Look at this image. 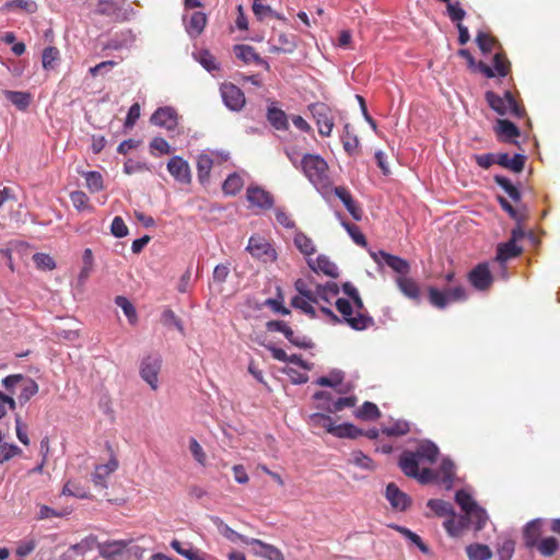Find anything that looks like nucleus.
<instances>
[{"mask_svg": "<svg viewBox=\"0 0 560 560\" xmlns=\"http://www.w3.org/2000/svg\"><path fill=\"white\" fill-rule=\"evenodd\" d=\"M301 166L304 175L318 190L331 189L327 162L317 154H305Z\"/></svg>", "mask_w": 560, "mask_h": 560, "instance_id": "nucleus-1", "label": "nucleus"}, {"mask_svg": "<svg viewBox=\"0 0 560 560\" xmlns=\"http://www.w3.org/2000/svg\"><path fill=\"white\" fill-rule=\"evenodd\" d=\"M485 98L488 105L500 116L510 115L514 118H522L526 115L525 107L515 100L510 91H505L503 96L488 91Z\"/></svg>", "mask_w": 560, "mask_h": 560, "instance_id": "nucleus-2", "label": "nucleus"}, {"mask_svg": "<svg viewBox=\"0 0 560 560\" xmlns=\"http://www.w3.org/2000/svg\"><path fill=\"white\" fill-rule=\"evenodd\" d=\"M335 305L342 316L341 323H346L354 330H364L374 324L370 315L354 314L352 303L347 299H338Z\"/></svg>", "mask_w": 560, "mask_h": 560, "instance_id": "nucleus-3", "label": "nucleus"}, {"mask_svg": "<svg viewBox=\"0 0 560 560\" xmlns=\"http://www.w3.org/2000/svg\"><path fill=\"white\" fill-rule=\"evenodd\" d=\"M429 302L436 308H445L448 303L460 302L467 299V293L462 284L441 291L434 287L428 289Z\"/></svg>", "mask_w": 560, "mask_h": 560, "instance_id": "nucleus-4", "label": "nucleus"}, {"mask_svg": "<svg viewBox=\"0 0 560 560\" xmlns=\"http://www.w3.org/2000/svg\"><path fill=\"white\" fill-rule=\"evenodd\" d=\"M100 553L106 560H139L138 549L128 548L124 540L107 541L100 546Z\"/></svg>", "mask_w": 560, "mask_h": 560, "instance_id": "nucleus-5", "label": "nucleus"}, {"mask_svg": "<svg viewBox=\"0 0 560 560\" xmlns=\"http://www.w3.org/2000/svg\"><path fill=\"white\" fill-rule=\"evenodd\" d=\"M308 109L316 121L319 135L329 137L334 128V117L329 106L325 103L317 102L308 105Z\"/></svg>", "mask_w": 560, "mask_h": 560, "instance_id": "nucleus-6", "label": "nucleus"}, {"mask_svg": "<svg viewBox=\"0 0 560 560\" xmlns=\"http://www.w3.org/2000/svg\"><path fill=\"white\" fill-rule=\"evenodd\" d=\"M477 69L489 79L494 77L505 78L511 72V62L504 51H497L492 58V67L479 61Z\"/></svg>", "mask_w": 560, "mask_h": 560, "instance_id": "nucleus-7", "label": "nucleus"}, {"mask_svg": "<svg viewBox=\"0 0 560 560\" xmlns=\"http://www.w3.org/2000/svg\"><path fill=\"white\" fill-rule=\"evenodd\" d=\"M221 96L225 106L234 112L241 110L246 103L243 91L233 83L225 82L220 86Z\"/></svg>", "mask_w": 560, "mask_h": 560, "instance_id": "nucleus-8", "label": "nucleus"}, {"mask_svg": "<svg viewBox=\"0 0 560 560\" xmlns=\"http://www.w3.org/2000/svg\"><path fill=\"white\" fill-rule=\"evenodd\" d=\"M469 283L478 291H487L493 283V277L487 262L478 264L468 272Z\"/></svg>", "mask_w": 560, "mask_h": 560, "instance_id": "nucleus-9", "label": "nucleus"}, {"mask_svg": "<svg viewBox=\"0 0 560 560\" xmlns=\"http://www.w3.org/2000/svg\"><path fill=\"white\" fill-rule=\"evenodd\" d=\"M161 363L162 361L160 357L148 355L142 360L140 365V375L142 380L147 382L153 390L158 388V376L161 370Z\"/></svg>", "mask_w": 560, "mask_h": 560, "instance_id": "nucleus-10", "label": "nucleus"}, {"mask_svg": "<svg viewBox=\"0 0 560 560\" xmlns=\"http://www.w3.org/2000/svg\"><path fill=\"white\" fill-rule=\"evenodd\" d=\"M247 250L253 257L261 259L265 262L275 261L277 259V253L272 246L260 236H252L248 241Z\"/></svg>", "mask_w": 560, "mask_h": 560, "instance_id": "nucleus-11", "label": "nucleus"}, {"mask_svg": "<svg viewBox=\"0 0 560 560\" xmlns=\"http://www.w3.org/2000/svg\"><path fill=\"white\" fill-rule=\"evenodd\" d=\"M125 4L126 0H98L95 11L115 21H122L127 18Z\"/></svg>", "mask_w": 560, "mask_h": 560, "instance_id": "nucleus-12", "label": "nucleus"}, {"mask_svg": "<svg viewBox=\"0 0 560 560\" xmlns=\"http://www.w3.org/2000/svg\"><path fill=\"white\" fill-rule=\"evenodd\" d=\"M150 120L153 125L165 128L166 130H174L178 125L177 113L172 107L158 108L152 114Z\"/></svg>", "mask_w": 560, "mask_h": 560, "instance_id": "nucleus-13", "label": "nucleus"}, {"mask_svg": "<svg viewBox=\"0 0 560 560\" xmlns=\"http://www.w3.org/2000/svg\"><path fill=\"white\" fill-rule=\"evenodd\" d=\"M167 171L182 184H189L191 182L189 164L182 156H173L167 162Z\"/></svg>", "mask_w": 560, "mask_h": 560, "instance_id": "nucleus-14", "label": "nucleus"}, {"mask_svg": "<svg viewBox=\"0 0 560 560\" xmlns=\"http://www.w3.org/2000/svg\"><path fill=\"white\" fill-rule=\"evenodd\" d=\"M385 497L394 510L406 511L411 505L410 497L402 492L394 482L387 485Z\"/></svg>", "mask_w": 560, "mask_h": 560, "instance_id": "nucleus-15", "label": "nucleus"}, {"mask_svg": "<svg viewBox=\"0 0 560 560\" xmlns=\"http://www.w3.org/2000/svg\"><path fill=\"white\" fill-rule=\"evenodd\" d=\"M269 49L271 54H290L295 49V42L293 37L284 33H275L269 38Z\"/></svg>", "mask_w": 560, "mask_h": 560, "instance_id": "nucleus-16", "label": "nucleus"}, {"mask_svg": "<svg viewBox=\"0 0 560 560\" xmlns=\"http://www.w3.org/2000/svg\"><path fill=\"white\" fill-rule=\"evenodd\" d=\"M542 526L544 521L541 518L533 520L526 524L523 529V539L527 548L536 547V545L542 539Z\"/></svg>", "mask_w": 560, "mask_h": 560, "instance_id": "nucleus-17", "label": "nucleus"}, {"mask_svg": "<svg viewBox=\"0 0 560 560\" xmlns=\"http://www.w3.org/2000/svg\"><path fill=\"white\" fill-rule=\"evenodd\" d=\"M246 197L252 206L261 209H270L273 206L272 195L260 187H248Z\"/></svg>", "mask_w": 560, "mask_h": 560, "instance_id": "nucleus-18", "label": "nucleus"}, {"mask_svg": "<svg viewBox=\"0 0 560 560\" xmlns=\"http://www.w3.org/2000/svg\"><path fill=\"white\" fill-rule=\"evenodd\" d=\"M335 195L342 201L351 217L355 221H360L362 219V209L357 202L353 200L350 191L343 186H337L334 188Z\"/></svg>", "mask_w": 560, "mask_h": 560, "instance_id": "nucleus-19", "label": "nucleus"}, {"mask_svg": "<svg viewBox=\"0 0 560 560\" xmlns=\"http://www.w3.org/2000/svg\"><path fill=\"white\" fill-rule=\"evenodd\" d=\"M468 526L469 523L466 514L457 516L456 513H454L443 522V527L451 537H459Z\"/></svg>", "mask_w": 560, "mask_h": 560, "instance_id": "nucleus-20", "label": "nucleus"}, {"mask_svg": "<svg viewBox=\"0 0 560 560\" xmlns=\"http://www.w3.org/2000/svg\"><path fill=\"white\" fill-rule=\"evenodd\" d=\"M234 52L235 56L245 63L261 65L266 69H269V63L256 52L254 47L249 45H236L234 47Z\"/></svg>", "mask_w": 560, "mask_h": 560, "instance_id": "nucleus-21", "label": "nucleus"}, {"mask_svg": "<svg viewBox=\"0 0 560 560\" xmlns=\"http://www.w3.org/2000/svg\"><path fill=\"white\" fill-rule=\"evenodd\" d=\"M421 462L413 452L405 451L399 457L398 465L408 477H418L419 464Z\"/></svg>", "mask_w": 560, "mask_h": 560, "instance_id": "nucleus-22", "label": "nucleus"}, {"mask_svg": "<svg viewBox=\"0 0 560 560\" xmlns=\"http://www.w3.org/2000/svg\"><path fill=\"white\" fill-rule=\"evenodd\" d=\"M385 265L392 268L397 273L401 275V277L406 276L410 271V265L406 259H402L398 256L388 254L384 250H380L377 254Z\"/></svg>", "mask_w": 560, "mask_h": 560, "instance_id": "nucleus-23", "label": "nucleus"}, {"mask_svg": "<svg viewBox=\"0 0 560 560\" xmlns=\"http://www.w3.org/2000/svg\"><path fill=\"white\" fill-rule=\"evenodd\" d=\"M525 161L526 158L523 154H515L513 158L508 153L497 154V164L514 173H521L524 170Z\"/></svg>", "mask_w": 560, "mask_h": 560, "instance_id": "nucleus-24", "label": "nucleus"}, {"mask_svg": "<svg viewBox=\"0 0 560 560\" xmlns=\"http://www.w3.org/2000/svg\"><path fill=\"white\" fill-rule=\"evenodd\" d=\"M212 523L218 528L219 533L232 542L242 541L244 544L250 545V539L245 537L242 534H238L234 529H232L228 524H225L219 516L211 517Z\"/></svg>", "mask_w": 560, "mask_h": 560, "instance_id": "nucleus-25", "label": "nucleus"}, {"mask_svg": "<svg viewBox=\"0 0 560 560\" xmlns=\"http://www.w3.org/2000/svg\"><path fill=\"white\" fill-rule=\"evenodd\" d=\"M308 266L315 272H323L331 278L338 277L337 266L324 255H319L315 260H308Z\"/></svg>", "mask_w": 560, "mask_h": 560, "instance_id": "nucleus-26", "label": "nucleus"}, {"mask_svg": "<svg viewBox=\"0 0 560 560\" xmlns=\"http://www.w3.org/2000/svg\"><path fill=\"white\" fill-rule=\"evenodd\" d=\"M171 547L180 556L185 557L187 560H207L206 553L200 551L199 549L192 547L189 544H182L177 539H173L171 541Z\"/></svg>", "mask_w": 560, "mask_h": 560, "instance_id": "nucleus-27", "label": "nucleus"}, {"mask_svg": "<svg viewBox=\"0 0 560 560\" xmlns=\"http://www.w3.org/2000/svg\"><path fill=\"white\" fill-rule=\"evenodd\" d=\"M494 130L502 141H511L520 136L517 126L508 119H498Z\"/></svg>", "mask_w": 560, "mask_h": 560, "instance_id": "nucleus-28", "label": "nucleus"}, {"mask_svg": "<svg viewBox=\"0 0 560 560\" xmlns=\"http://www.w3.org/2000/svg\"><path fill=\"white\" fill-rule=\"evenodd\" d=\"M92 549L91 542L86 539L70 546L59 560H84V556Z\"/></svg>", "mask_w": 560, "mask_h": 560, "instance_id": "nucleus-29", "label": "nucleus"}, {"mask_svg": "<svg viewBox=\"0 0 560 560\" xmlns=\"http://www.w3.org/2000/svg\"><path fill=\"white\" fill-rule=\"evenodd\" d=\"M250 545L260 547L261 550L257 552L260 557L268 560H285L282 551L273 545L266 544L256 538H250Z\"/></svg>", "mask_w": 560, "mask_h": 560, "instance_id": "nucleus-30", "label": "nucleus"}, {"mask_svg": "<svg viewBox=\"0 0 560 560\" xmlns=\"http://www.w3.org/2000/svg\"><path fill=\"white\" fill-rule=\"evenodd\" d=\"M420 462L432 464L436 460L439 448L432 442H423L413 452Z\"/></svg>", "mask_w": 560, "mask_h": 560, "instance_id": "nucleus-31", "label": "nucleus"}, {"mask_svg": "<svg viewBox=\"0 0 560 560\" xmlns=\"http://www.w3.org/2000/svg\"><path fill=\"white\" fill-rule=\"evenodd\" d=\"M207 24V16L203 12H194L186 25V30L190 36H198L202 33Z\"/></svg>", "mask_w": 560, "mask_h": 560, "instance_id": "nucleus-32", "label": "nucleus"}, {"mask_svg": "<svg viewBox=\"0 0 560 560\" xmlns=\"http://www.w3.org/2000/svg\"><path fill=\"white\" fill-rule=\"evenodd\" d=\"M267 119L277 130H287L289 128L287 114L280 108L269 107Z\"/></svg>", "mask_w": 560, "mask_h": 560, "instance_id": "nucleus-33", "label": "nucleus"}, {"mask_svg": "<svg viewBox=\"0 0 560 560\" xmlns=\"http://www.w3.org/2000/svg\"><path fill=\"white\" fill-rule=\"evenodd\" d=\"M331 433L334 436L340 438V439H357L359 436L363 435V431L358 429L355 425L351 423H342V424H334L331 428Z\"/></svg>", "mask_w": 560, "mask_h": 560, "instance_id": "nucleus-34", "label": "nucleus"}, {"mask_svg": "<svg viewBox=\"0 0 560 560\" xmlns=\"http://www.w3.org/2000/svg\"><path fill=\"white\" fill-rule=\"evenodd\" d=\"M522 253V247L517 246L514 241H508L500 244L497 250V260L506 261L511 258L517 257Z\"/></svg>", "mask_w": 560, "mask_h": 560, "instance_id": "nucleus-35", "label": "nucleus"}, {"mask_svg": "<svg viewBox=\"0 0 560 560\" xmlns=\"http://www.w3.org/2000/svg\"><path fill=\"white\" fill-rule=\"evenodd\" d=\"M397 284H398V288L400 289V291L406 296H408L409 299H412V300H419L420 289H419L418 283L413 279L405 277V276L399 277L397 279Z\"/></svg>", "mask_w": 560, "mask_h": 560, "instance_id": "nucleus-36", "label": "nucleus"}, {"mask_svg": "<svg viewBox=\"0 0 560 560\" xmlns=\"http://www.w3.org/2000/svg\"><path fill=\"white\" fill-rule=\"evenodd\" d=\"M466 553L469 560H490L492 557V551L483 544H471L467 546Z\"/></svg>", "mask_w": 560, "mask_h": 560, "instance_id": "nucleus-37", "label": "nucleus"}, {"mask_svg": "<svg viewBox=\"0 0 560 560\" xmlns=\"http://www.w3.org/2000/svg\"><path fill=\"white\" fill-rule=\"evenodd\" d=\"M466 517H468V523L474 524L475 530H481L488 521L486 510L478 504L466 513Z\"/></svg>", "mask_w": 560, "mask_h": 560, "instance_id": "nucleus-38", "label": "nucleus"}, {"mask_svg": "<svg viewBox=\"0 0 560 560\" xmlns=\"http://www.w3.org/2000/svg\"><path fill=\"white\" fill-rule=\"evenodd\" d=\"M294 244L298 247V249L305 256H311L316 250L313 240L303 232L295 233Z\"/></svg>", "mask_w": 560, "mask_h": 560, "instance_id": "nucleus-39", "label": "nucleus"}, {"mask_svg": "<svg viewBox=\"0 0 560 560\" xmlns=\"http://www.w3.org/2000/svg\"><path fill=\"white\" fill-rule=\"evenodd\" d=\"M476 43L479 49L482 51V54H488L497 47L501 48V45L498 42V39L485 32H478L476 36Z\"/></svg>", "mask_w": 560, "mask_h": 560, "instance_id": "nucleus-40", "label": "nucleus"}, {"mask_svg": "<svg viewBox=\"0 0 560 560\" xmlns=\"http://www.w3.org/2000/svg\"><path fill=\"white\" fill-rule=\"evenodd\" d=\"M428 508H430L438 516H445L448 518L452 516L455 511L453 505L450 502L440 499H431L427 503Z\"/></svg>", "mask_w": 560, "mask_h": 560, "instance_id": "nucleus-41", "label": "nucleus"}, {"mask_svg": "<svg viewBox=\"0 0 560 560\" xmlns=\"http://www.w3.org/2000/svg\"><path fill=\"white\" fill-rule=\"evenodd\" d=\"M354 416L362 420H376L381 417V411L374 402L365 401L355 410Z\"/></svg>", "mask_w": 560, "mask_h": 560, "instance_id": "nucleus-42", "label": "nucleus"}, {"mask_svg": "<svg viewBox=\"0 0 560 560\" xmlns=\"http://www.w3.org/2000/svg\"><path fill=\"white\" fill-rule=\"evenodd\" d=\"M310 424L314 429H324L326 432L331 433L335 422L330 416L316 412L310 416Z\"/></svg>", "mask_w": 560, "mask_h": 560, "instance_id": "nucleus-43", "label": "nucleus"}, {"mask_svg": "<svg viewBox=\"0 0 560 560\" xmlns=\"http://www.w3.org/2000/svg\"><path fill=\"white\" fill-rule=\"evenodd\" d=\"M7 98L19 109L25 110L31 104V94L26 92L7 91Z\"/></svg>", "mask_w": 560, "mask_h": 560, "instance_id": "nucleus-44", "label": "nucleus"}, {"mask_svg": "<svg viewBox=\"0 0 560 560\" xmlns=\"http://www.w3.org/2000/svg\"><path fill=\"white\" fill-rule=\"evenodd\" d=\"M341 140L343 149L349 155H353L358 151L359 139L355 135L351 133L349 124L345 125Z\"/></svg>", "mask_w": 560, "mask_h": 560, "instance_id": "nucleus-45", "label": "nucleus"}, {"mask_svg": "<svg viewBox=\"0 0 560 560\" xmlns=\"http://www.w3.org/2000/svg\"><path fill=\"white\" fill-rule=\"evenodd\" d=\"M88 189L94 194L104 189V180L101 173L96 171H90L83 173Z\"/></svg>", "mask_w": 560, "mask_h": 560, "instance_id": "nucleus-46", "label": "nucleus"}, {"mask_svg": "<svg viewBox=\"0 0 560 560\" xmlns=\"http://www.w3.org/2000/svg\"><path fill=\"white\" fill-rule=\"evenodd\" d=\"M115 303L117 306H119L122 310V312L127 316L129 323L131 325H135L138 320V315H137V311H136L135 306L132 305V303L126 296H122V295L116 296Z\"/></svg>", "mask_w": 560, "mask_h": 560, "instance_id": "nucleus-47", "label": "nucleus"}, {"mask_svg": "<svg viewBox=\"0 0 560 560\" xmlns=\"http://www.w3.org/2000/svg\"><path fill=\"white\" fill-rule=\"evenodd\" d=\"M544 557L553 556L559 549V541L555 537L542 538L535 547Z\"/></svg>", "mask_w": 560, "mask_h": 560, "instance_id": "nucleus-48", "label": "nucleus"}, {"mask_svg": "<svg viewBox=\"0 0 560 560\" xmlns=\"http://www.w3.org/2000/svg\"><path fill=\"white\" fill-rule=\"evenodd\" d=\"M494 182L510 196V198L518 202L521 200L520 190L511 183V180L504 176L495 175Z\"/></svg>", "mask_w": 560, "mask_h": 560, "instance_id": "nucleus-49", "label": "nucleus"}, {"mask_svg": "<svg viewBox=\"0 0 560 560\" xmlns=\"http://www.w3.org/2000/svg\"><path fill=\"white\" fill-rule=\"evenodd\" d=\"M410 431L409 423L404 420L395 421L388 427H383L382 432L387 436H401Z\"/></svg>", "mask_w": 560, "mask_h": 560, "instance_id": "nucleus-50", "label": "nucleus"}, {"mask_svg": "<svg viewBox=\"0 0 560 560\" xmlns=\"http://www.w3.org/2000/svg\"><path fill=\"white\" fill-rule=\"evenodd\" d=\"M341 224L357 245L366 247V238L358 225L347 221H342Z\"/></svg>", "mask_w": 560, "mask_h": 560, "instance_id": "nucleus-51", "label": "nucleus"}, {"mask_svg": "<svg viewBox=\"0 0 560 560\" xmlns=\"http://www.w3.org/2000/svg\"><path fill=\"white\" fill-rule=\"evenodd\" d=\"M22 390L19 396L21 402H27L38 392L37 383L32 378H25L21 382Z\"/></svg>", "mask_w": 560, "mask_h": 560, "instance_id": "nucleus-52", "label": "nucleus"}, {"mask_svg": "<svg viewBox=\"0 0 560 560\" xmlns=\"http://www.w3.org/2000/svg\"><path fill=\"white\" fill-rule=\"evenodd\" d=\"M243 187V179L237 174L230 175L223 183L222 189L226 195H236Z\"/></svg>", "mask_w": 560, "mask_h": 560, "instance_id": "nucleus-53", "label": "nucleus"}, {"mask_svg": "<svg viewBox=\"0 0 560 560\" xmlns=\"http://www.w3.org/2000/svg\"><path fill=\"white\" fill-rule=\"evenodd\" d=\"M70 200L73 205V207L79 210H92V207L90 205V199L88 195L82 190H75L70 194Z\"/></svg>", "mask_w": 560, "mask_h": 560, "instance_id": "nucleus-54", "label": "nucleus"}, {"mask_svg": "<svg viewBox=\"0 0 560 560\" xmlns=\"http://www.w3.org/2000/svg\"><path fill=\"white\" fill-rule=\"evenodd\" d=\"M350 462L365 470H373L375 468L373 460L361 451L352 452Z\"/></svg>", "mask_w": 560, "mask_h": 560, "instance_id": "nucleus-55", "label": "nucleus"}, {"mask_svg": "<svg viewBox=\"0 0 560 560\" xmlns=\"http://www.w3.org/2000/svg\"><path fill=\"white\" fill-rule=\"evenodd\" d=\"M212 165H213V162L210 156L202 154L198 158L197 171H198V177H199L200 182H203L209 177Z\"/></svg>", "mask_w": 560, "mask_h": 560, "instance_id": "nucleus-56", "label": "nucleus"}, {"mask_svg": "<svg viewBox=\"0 0 560 560\" xmlns=\"http://www.w3.org/2000/svg\"><path fill=\"white\" fill-rule=\"evenodd\" d=\"M33 261L36 268L40 270H54L56 268V262L54 258L45 253H36L33 255Z\"/></svg>", "mask_w": 560, "mask_h": 560, "instance_id": "nucleus-57", "label": "nucleus"}, {"mask_svg": "<svg viewBox=\"0 0 560 560\" xmlns=\"http://www.w3.org/2000/svg\"><path fill=\"white\" fill-rule=\"evenodd\" d=\"M455 501L466 514L477 505L472 497L465 490H458L455 494Z\"/></svg>", "mask_w": 560, "mask_h": 560, "instance_id": "nucleus-58", "label": "nucleus"}, {"mask_svg": "<svg viewBox=\"0 0 560 560\" xmlns=\"http://www.w3.org/2000/svg\"><path fill=\"white\" fill-rule=\"evenodd\" d=\"M498 201L501 208L509 213V215L514 219L517 223H522L526 220V214L517 209H515L504 197L499 196Z\"/></svg>", "mask_w": 560, "mask_h": 560, "instance_id": "nucleus-59", "label": "nucleus"}, {"mask_svg": "<svg viewBox=\"0 0 560 560\" xmlns=\"http://www.w3.org/2000/svg\"><path fill=\"white\" fill-rule=\"evenodd\" d=\"M311 303H313V302L308 301L305 296H294L291 300V305L294 308H299L303 313H305L306 315H310L311 317H315L316 316V312H315V308L312 306Z\"/></svg>", "mask_w": 560, "mask_h": 560, "instance_id": "nucleus-60", "label": "nucleus"}, {"mask_svg": "<svg viewBox=\"0 0 560 560\" xmlns=\"http://www.w3.org/2000/svg\"><path fill=\"white\" fill-rule=\"evenodd\" d=\"M446 3H447L446 10H447L448 18L453 22L460 23L466 16V12L462 8L460 3L458 1L451 2V0Z\"/></svg>", "mask_w": 560, "mask_h": 560, "instance_id": "nucleus-61", "label": "nucleus"}, {"mask_svg": "<svg viewBox=\"0 0 560 560\" xmlns=\"http://www.w3.org/2000/svg\"><path fill=\"white\" fill-rule=\"evenodd\" d=\"M396 529L412 541L423 553H429L428 546L422 541L419 535L402 526H396Z\"/></svg>", "mask_w": 560, "mask_h": 560, "instance_id": "nucleus-62", "label": "nucleus"}, {"mask_svg": "<svg viewBox=\"0 0 560 560\" xmlns=\"http://www.w3.org/2000/svg\"><path fill=\"white\" fill-rule=\"evenodd\" d=\"M16 202L14 191L9 187L0 189V212L11 208Z\"/></svg>", "mask_w": 560, "mask_h": 560, "instance_id": "nucleus-63", "label": "nucleus"}, {"mask_svg": "<svg viewBox=\"0 0 560 560\" xmlns=\"http://www.w3.org/2000/svg\"><path fill=\"white\" fill-rule=\"evenodd\" d=\"M22 450L15 444H0V464L20 455Z\"/></svg>", "mask_w": 560, "mask_h": 560, "instance_id": "nucleus-64", "label": "nucleus"}]
</instances>
